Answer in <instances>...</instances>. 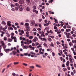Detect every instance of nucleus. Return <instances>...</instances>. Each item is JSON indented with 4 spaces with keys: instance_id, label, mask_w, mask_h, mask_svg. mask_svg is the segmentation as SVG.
Returning a JSON list of instances; mask_svg holds the SVG:
<instances>
[{
    "instance_id": "nucleus-11",
    "label": "nucleus",
    "mask_w": 76,
    "mask_h": 76,
    "mask_svg": "<svg viewBox=\"0 0 76 76\" xmlns=\"http://www.w3.org/2000/svg\"><path fill=\"white\" fill-rule=\"evenodd\" d=\"M19 3L20 4H22L23 3V0H20L19 1Z\"/></svg>"
},
{
    "instance_id": "nucleus-2",
    "label": "nucleus",
    "mask_w": 76,
    "mask_h": 76,
    "mask_svg": "<svg viewBox=\"0 0 76 76\" xmlns=\"http://www.w3.org/2000/svg\"><path fill=\"white\" fill-rule=\"evenodd\" d=\"M11 23V22L10 21H8L7 22V25L8 26H11V24H10V23Z\"/></svg>"
},
{
    "instance_id": "nucleus-59",
    "label": "nucleus",
    "mask_w": 76,
    "mask_h": 76,
    "mask_svg": "<svg viewBox=\"0 0 76 76\" xmlns=\"http://www.w3.org/2000/svg\"><path fill=\"white\" fill-rule=\"evenodd\" d=\"M73 73L74 74H76V70L75 69L73 70Z\"/></svg>"
},
{
    "instance_id": "nucleus-13",
    "label": "nucleus",
    "mask_w": 76,
    "mask_h": 76,
    "mask_svg": "<svg viewBox=\"0 0 76 76\" xmlns=\"http://www.w3.org/2000/svg\"><path fill=\"white\" fill-rule=\"evenodd\" d=\"M8 42H12V39L10 38H8Z\"/></svg>"
},
{
    "instance_id": "nucleus-50",
    "label": "nucleus",
    "mask_w": 76,
    "mask_h": 76,
    "mask_svg": "<svg viewBox=\"0 0 76 76\" xmlns=\"http://www.w3.org/2000/svg\"><path fill=\"white\" fill-rule=\"evenodd\" d=\"M63 70L64 71V72H65L66 70H67V69H66V68H63Z\"/></svg>"
},
{
    "instance_id": "nucleus-22",
    "label": "nucleus",
    "mask_w": 76,
    "mask_h": 76,
    "mask_svg": "<svg viewBox=\"0 0 76 76\" xmlns=\"http://www.w3.org/2000/svg\"><path fill=\"white\" fill-rule=\"evenodd\" d=\"M23 48L24 49H27L28 48L27 47H26V46H24L23 47Z\"/></svg>"
},
{
    "instance_id": "nucleus-35",
    "label": "nucleus",
    "mask_w": 76,
    "mask_h": 76,
    "mask_svg": "<svg viewBox=\"0 0 76 76\" xmlns=\"http://www.w3.org/2000/svg\"><path fill=\"white\" fill-rule=\"evenodd\" d=\"M69 45L70 46H72V45H73V44L71 42H70L69 43Z\"/></svg>"
},
{
    "instance_id": "nucleus-37",
    "label": "nucleus",
    "mask_w": 76,
    "mask_h": 76,
    "mask_svg": "<svg viewBox=\"0 0 76 76\" xmlns=\"http://www.w3.org/2000/svg\"><path fill=\"white\" fill-rule=\"evenodd\" d=\"M39 43H38V42H36L35 43V45H39Z\"/></svg>"
},
{
    "instance_id": "nucleus-14",
    "label": "nucleus",
    "mask_w": 76,
    "mask_h": 76,
    "mask_svg": "<svg viewBox=\"0 0 76 76\" xmlns=\"http://www.w3.org/2000/svg\"><path fill=\"white\" fill-rule=\"evenodd\" d=\"M2 29L4 31H6V29L4 28H3V27L1 26V29Z\"/></svg>"
},
{
    "instance_id": "nucleus-64",
    "label": "nucleus",
    "mask_w": 76,
    "mask_h": 76,
    "mask_svg": "<svg viewBox=\"0 0 76 76\" xmlns=\"http://www.w3.org/2000/svg\"><path fill=\"white\" fill-rule=\"evenodd\" d=\"M20 51H23V49H22V48L20 49Z\"/></svg>"
},
{
    "instance_id": "nucleus-27",
    "label": "nucleus",
    "mask_w": 76,
    "mask_h": 76,
    "mask_svg": "<svg viewBox=\"0 0 76 76\" xmlns=\"http://www.w3.org/2000/svg\"><path fill=\"white\" fill-rule=\"evenodd\" d=\"M11 38L12 37H13V36H14V33H12L11 34Z\"/></svg>"
},
{
    "instance_id": "nucleus-15",
    "label": "nucleus",
    "mask_w": 76,
    "mask_h": 76,
    "mask_svg": "<svg viewBox=\"0 0 76 76\" xmlns=\"http://www.w3.org/2000/svg\"><path fill=\"white\" fill-rule=\"evenodd\" d=\"M4 51H5L6 52L7 51H10V49H4Z\"/></svg>"
},
{
    "instance_id": "nucleus-44",
    "label": "nucleus",
    "mask_w": 76,
    "mask_h": 76,
    "mask_svg": "<svg viewBox=\"0 0 76 76\" xmlns=\"http://www.w3.org/2000/svg\"><path fill=\"white\" fill-rule=\"evenodd\" d=\"M23 64L24 65V66H28V64L25 63H23Z\"/></svg>"
},
{
    "instance_id": "nucleus-56",
    "label": "nucleus",
    "mask_w": 76,
    "mask_h": 76,
    "mask_svg": "<svg viewBox=\"0 0 76 76\" xmlns=\"http://www.w3.org/2000/svg\"><path fill=\"white\" fill-rule=\"evenodd\" d=\"M30 68H31V69H34V66H31L30 67Z\"/></svg>"
},
{
    "instance_id": "nucleus-32",
    "label": "nucleus",
    "mask_w": 76,
    "mask_h": 76,
    "mask_svg": "<svg viewBox=\"0 0 76 76\" xmlns=\"http://www.w3.org/2000/svg\"><path fill=\"white\" fill-rule=\"evenodd\" d=\"M11 7H15V5H14V4H12L11 5Z\"/></svg>"
},
{
    "instance_id": "nucleus-4",
    "label": "nucleus",
    "mask_w": 76,
    "mask_h": 76,
    "mask_svg": "<svg viewBox=\"0 0 76 76\" xmlns=\"http://www.w3.org/2000/svg\"><path fill=\"white\" fill-rule=\"evenodd\" d=\"M26 28L27 31H30V27H26Z\"/></svg>"
},
{
    "instance_id": "nucleus-53",
    "label": "nucleus",
    "mask_w": 76,
    "mask_h": 76,
    "mask_svg": "<svg viewBox=\"0 0 76 76\" xmlns=\"http://www.w3.org/2000/svg\"><path fill=\"white\" fill-rule=\"evenodd\" d=\"M55 22L56 23H58V22L57 21V19H55Z\"/></svg>"
},
{
    "instance_id": "nucleus-30",
    "label": "nucleus",
    "mask_w": 76,
    "mask_h": 76,
    "mask_svg": "<svg viewBox=\"0 0 76 76\" xmlns=\"http://www.w3.org/2000/svg\"><path fill=\"white\" fill-rule=\"evenodd\" d=\"M27 11H29L30 10V9H29V7H28L27 8Z\"/></svg>"
},
{
    "instance_id": "nucleus-34",
    "label": "nucleus",
    "mask_w": 76,
    "mask_h": 76,
    "mask_svg": "<svg viewBox=\"0 0 76 76\" xmlns=\"http://www.w3.org/2000/svg\"><path fill=\"white\" fill-rule=\"evenodd\" d=\"M22 10H23V8L22 7H21L20 8V11H22Z\"/></svg>"
},
{
    "instance_id": "nucleus-54",
    "label": "nucleus",
    "mask_w": 76,
    "mask_h": 76,
    "mask_svg": "<svg viewBox=\"0 0 76 76\" xmlns=\"http://www.w3.org/2000/svg\"><path fill=\"white\" fill-rule=\"evenodd\" d=\"M50 37L51 38H54V36H50Z\"/></svg>"
},
{
    "instance_id": "nucleus-26",
    "label": "nucleus",
    "mask_w": 76,
    "mask_h": 76,
    "mask_svg": "<svg viewBox=\"0 0 76 76\" xmlns=\"http://www.w3.org/2000/svg\"><path fill=\"white\" fill-rule=\"evenodd\" d=\"M33 37L32 36H30L29 37V38L30 39H32V38H33Z\"/></svg>"
},
{
    "instance_id": "nucleus-12",
    "label": "nucleus",
    "mask_w": 76,
    "mask_h": 76,
    "mask_svg": "<svg viewBox=\"0 0 76 76\" xmlns=\"http://www.w3.org/2000/svg\"><path fill=\"white\" fill-rule=\"evenodd\" d=\"M70 31H71V30L70 29H66V31L67 32H70Z\"/></svg>"
},
{
    "instance_id": "nucleus-23",
    "label": "nucleus",
    "mask_w": 76,
    "mask_h": 76,
    "mask_svg": "<svg viewBox=\"0 0 76 76\" xmlns=\"http://www.w3.org/2000/svg\"><path fill=\"white\" fill-rule=\"evenodd\" d=\"M72 43H76V40H73L72 41Z\"/></svg>"
},
{
    "instance_id": "nucleus-58",
    "label": "nucleus",
    "mask_w": 76,
    "mask_h": 76,
    "mask_svg": "<svg viewBox=\"0 0 76 76\" xmlns=\"http://www.w3.org/2000/svg\"><path fill=\"white\" fill-rule=\"evenodd\" d=\"M31 53L30 54H29L27 56H28V57H30V56H31Z\"/></svg>"
},
{
    "instance_id": "nucleus-6",
    "label": "nucleus",
    "mask_w": 76,
    "mask_h": 76,
    "mask_svg": "<svg viewBox=\"0 0 76 76\" xmlns=\"http://www.w3.org/2000/svg\"><path fill=\"white\" fill-rule=\"evenodd\" d=\"M37 37H35L34 39H33V41L34 42H36V41H37Z\"/></svg>"
},
{
    "instance_id": "nucleus-21",
    "label": "nucleus",
    "mask_w": 76,
    "mask_h": 76,
    "mask_svg": "<svg viewBox=\"0 0 76 76\" xmlns=\"http://www.w3.org/2000/svg\"><path fill=\"white\" fill-rule=\"evenodd\" d=\"M11 38H12V39H16V37L13 36Z\"/></svg>"
},
{
    "instance_id": "nucleus-36",
    "label": "nucleus",
    "mask_w": 76,
    "mask_h": 76,
    "mask_svg": "<svg viewBox=\"0 0 76 76\" xmlns=\"http://www.w3.org/2000/svg\"><path fill=\"white\" fill-rule=\"evenodd\" d=\"M53 0H50L49 1V3H51H51H52V2H53Z\"/></svg>"
},
{
    "instance_id": "nucleus-7",
    "label": "nucleus",
    "mask_w": 76,
    "mask_h": 76,
    "mask_svg": "<svg viewBox=\"0 0 76 76\" xmlns=\"http://www.w3.org/2000/svg\"><path fill=\"white\" fill-rule=\"evenodd\" d=\"M69 63H70V62L69 61L66 62V65L67 66H69Z\"/></svg>"
},
{
    "instance_id": "nucleus-24",
    "label": "nucleus",
    "mask_w": 76,
    "mask_h": 76,
    "mask_svg": "<svg viewBox=\"0 0 76 76\" xmlns=\"http://www.w3.org/2000/svg\"><path fill=\"white\" fill-rule=\"evenodd\" d=\"M48 40L49 41H50V42H51L52 41V39L51 38H49L48 39Z\"/></svg>"
},
{
    "instance_id": "nucleus-9",
    "label": "nucleus",
    "mask_w": 76,
    "mask_h": 76,
    "mask_svg": "<svg viewBox=\"0 0 76 76\" xmlns=\"http://www.w3.org/2000/svg\"><path fill=\"white\" fill-rule=\"evenodd\" d=\"M1 44L2 46H3V45H4V42H3V41H1Z\"/></svg>"
},
{
    "instance_id": "nucleus-46",
    "label": "nucleus",
    "mask_w": 76,
    "mask_h": 76,
    "mask_svg": "<svg viewBox=\"0 0 76 76\" xmlns=\"http://www.w3.org/2000/svg\"><path fill=\"white\" fill-rule=\"evenodd\" d=\"M24 54L25 56H28V53H24Z\"/></svg>"
},
{
    "instance_id": "nucleus-45",
    "label": "nucleus",
    "mask_w": 76,
    "mask_h": 76,
    "mask_svg": "<svg viewBox=\"0 0 76 76\" xmlns=\"http://www.w3.org/2000/svg\"><path fill=\"white\" fill-rule=\"evenodd\" d=\"M64 29H66L67 27L66 26V25H64Z\"/></svg>"
},
{
    "instance_id": "nucleus-3",
    "label": "nucleus",
    "mask_w": 76,
    "mask_h": 76,
    "mask_svg": "<svg viewBox=\"0 0 76 76\" xmlns=\"http://www.w3.org/2000/svg\"><path fill=\"white\" fill-rule=\"evenodd\" d=\"M1 37H3V35H4L5 34V33L4 31H1Z\"/></svg>"
},
{
    "instance_id": "nucleus-10",
    "label": "nucleus",
    "mask_w": 76,
    "mask_h": 76,
    "mask_svg": "<svg viewBox=\"0 0 76 76\" xmlns=\"http://www.w3.org/2000/svg\"><path fill=\"white\" fill-rule=\"evenodd\" d=\"M25 26H26V27H28V26H29V23H25Z\"/></svg>"
},
{
    "instance_id": "nucleus-63",
    "label": "nucleus",
    "mask_w": 76,
    "mask_h": 76,
    "mask_svg": "<svg viewBox=\"0 0 76 76\" xmlns=\"http://www.w3.org/2000/svg\"><path fill=\"white\" fill-rule=\"evenodd\" d=\"M12 11H15V8H13L12 9Z\"/></svg>"
},
{
    "instance_id": "nucleus-40",
    "label": "nucleus",
    "mask_w": 76,
    "mask_h": 76,
    "mask_svg": "<svg viewBox=\"0 0 76 76\" xmlns=\"http://www.w3.org/2000/svg\"><path fill=\"white\" fill-rule=\"evenodd\" d=\"M43 40H44V41H45L47 42V39H46L45 38H43Z\"/></svg>"
},
{
    "instance_id": "nucleus-25",
    "label": "nucleus",
    "mask_w": 76,
    "mask_h": 76,
    "mask_svg": "<svg viewBox=\"0 0 76 76\" xmlns=\"http://www.w3.org/2000/svg\"><path fill=\"white\" fill-rule=\"evenodd\" d=\"M39 53H40L41 54H44V52H42L41 51H39Z\"/></svg>"
},
{
    "instance_id": "nucleus-43",
    "label": "nucleus",
    "mask_w": 76,
    "mask_h": 76,
    "mask_svg": "<svg viewBox=\"0 0 76 76\" xmlns=\"http://www.w3.org/2000/svg\"><path fill=\"white\" fill-rule=\"evenodd\" d=\"M73 53L74 55H75V56H76V52H75V51H73Z\"/></svg>"
},
{
    "instance_id": "nucleus-18",
    "label": "nucleus",
    "mask_w": 76,
    "mask_h": 76,
    "mask_svg": "<svg viewBox=\"0 0 76 76\" xmlns=\"http://www.w3.org/2000/svg\"><path fill=\"white\" fill-rule=\"evenodd\" d=\"M4 41H7V37H4Z\"/></svg>"
},
{
    "instance_id": "nucleus-31",
    "label": "nucleus",
    "mask_w": 76,
    "mask_h": 76,
    "mask_svg": "<svg viewBox=\"0 0 76 76\" xmlns=\"http://www.w3.org/2000/svg\"><path fill=\"white\" fill-rule=\"evenodd\" d=\"M45 26H48L49 25V23H46L44 25Z\"/></svg>"
},
{
    "instance_id": "nucleus-51",
    "label": "nucleus",
    "mask_w": 76,
    "mask_h": 76,
    "mask_svg": "<svg viewBox=\"0 0 76 76\" xmlns=\"http://www.w3.org/2000/svg\"><path fill=\"white\" fill-rule=\"evenodd\" d=\"M41 36H42V37H45V35L43 34H41Z\"/></svg>"
},
{
    "instance_id": "nucleus-29",
    "label": "nucleus",
    "mask_w": 76,
    "mask_h": 76,
    "mask_svg": "<svg viewBox=\"0 0 76 76\" xmlns=\"http://www.w3.org/2000/svg\"><path fill=\"white\" fill-rule=\"evenodd\" d=\"M42 47V46H41V45H39L37 47V48H40V47Z\"/></svg>"
},
{
    "instance_id": "nucleus-33",
    "label": "nucleus",
    "mask_w": 76,
    "mask_h": 76,
    "mask_svg": "<svg viewBox=\"0 0 76 76\" xmlns=\"http://www.w3.org/2000/svg\"><path fill=\"white\" fill-rule=\"evenodd\" d=\"M43 45H44V46H45V47H48L47 45L45 43H44Z\"/></svg>"
},
{
    "instance_id": "nucleus-39",
    "label": "nucleus",
    "mask_w": 76,
    "mask_h": 76,
    "mask_svg": "<svg viewBox=\"0 0 76 76\" xmlns=\"http://www.w3.org/2000/svg\"><path fill=\"white\" fill-rule=\"evenodd\" d=\"M15 10H18V7H15Z\"/></svg>"
},
{
    "instance_id": "nucleus-49",
    "label": "nucleus",
    "mask_w": 76,
    "mask_h": 76,
    "mask_svg": "<svg viewBox=\"0 0 76 76\" xmlns=\"http://www.w3.org/2000/svg\"><path fill=\"white\" fill-rule=\"evenodd\" d=\"M62 67H65V65H64V64H62Z\"/></svg>"
},
{
    "instance_id": "nucleus-60",
    "label": "nucleus",
    "mask_w": 76,
    "mask_h": 76,
    "mask_svg": "<svg viewBox=\"0 0 76 76\" xmlns=\"http://www.w3.org/2000/svg\"><path fill=\"white\" fill-rule=\"evenodd\" d=\"M33 9H36V6H34L33 7Z\"/></svg>"
},
{
    "instance_id": "nucleus-42",
    "label": "nucleus",
    "mask_w": 76,
    "mask_h": 76,
    "mask_svg": "<svg viewBox=\"0 0 76 76\" xmlns=\"http://www.w3.org/2000/svg\"><path fill=\"white\" fill-rule=\"evenodd\" d=\"M19 64V62H14V64L16 65V64Z\"/></svg>"
},
{
    "instance_id": "nucleus-8",
    "label": "nucleus",
    "mask_w": 76,
    "mask_h": 76,
    "mask_svg": "<svg viewBox=\"0 0 76 76\" xmlns=\"http://www.w3.org/2000/svg\"><path fill=\"white\" fill-rule=\"evenodd\" d=\"M3 46V47L4 48V50H5V48H6V45H5V44L4 45H2Z\"/></svg>"
},
{
    "instance_id": "nucleus-41",
    "label": "nucleus",
    "mask_w": 76,
    "mask_h": 76,
    "mask_svg": "<svg viewBox=\"0 0 76 76\" xmlns=\"http://www.w3.org/2000/svg\"><path fill=\"white\" fill-rule=\"evenodd\" d=\"M31 54H34V55H35V53H33L32 52H30Z\"/></svg>"
},
{
    "instance_id": "nucleus-47",
    "label": "nucleus",
    "mask_w": 76,
    "mask_h": 76,
    "mask_svg": "<svg viewBox=\"0 0 76 76\" xmlns=\"http://www.w3.org/2000/svg\"><path fill=\"white\" fill-rule=\"evenodd\" d=\"M22 39L23 40V41H26V39H25V38L23 37L22 38Z\"/></svg>"
},
{
    "instance_id": "nucleus-55",
    "label": "nucleus",
    "mask_w": 76,
    "mask_h": 76,
    "mask_svg": "<svg viewBox=\"0 0 76 76\" xmlns=\"http://www.w3.org/2000/svg\"><path fill=\"white\" fill-rule=\"evenodd\" d=\"M69 60L70 61H72V58H69Z\"/></svg>"
},
{
    "instance_id": "nucleus-57",
    "label": "nucleus",
    "mask_w": 76,
    "mask_h": 76,
    "mask_svg": "<svg viewBox=\"0 0 76 76\" xmlns=\"http://www.w3.org/2000/svg\"><path fill=\"white\" fill-rule=\"evenodd\" d=\"M54 29H57V27L56 26H54Z\"/></svg>"
},
{
    "instance_id": "nucleus-5",
    "label": "nucleus",
    "mask_w": 76,
    "mask_h": 76,
    "mask_svg": "<svg viewBox=\"0 0 76 76\" xmlns=\"http://www.w3.org/2000/svg\"><path fill=\"white\" fill-rule=\"evenodd\" d=\"M24 34V31L23 30H22L21 31V33H20L19 34V35H22L23 34Z\"/></svg>"
},
{
    "instance_id": "nucleus-62",
    "label": "nucleus",
    "mask_w": 76,
    "mask_h": 76,
    "mask_svg": "<svg viewBox=\"0 0 76 76\" xmlns=\"http://www.w3.org/2000/svg\"><path fill=\"white\" fill-rule=\"evenodd\" d=\"M60 59H61V61H63V58L61 57H60Z\"/></svg>"
},
{
    "instance_id": "nucleus-48",
    "label": "nucleus",
    "mask_w": 76,
    "mask_h": 76,
    "mask_svg": "<svg viewBox=\"0 0 76 76\" xmlns=\"http://www.w3.org/2000/svg\"><path fill=\"white\" fill-rule=\"evenodd\" d=\"M37 30L38 31H41V29L40 28H37Z\"/></svg>"
},
{
    "instance_id": "nucleus-61",
    "label": "nucleus",
    "mask_w": 76,
    "mask_h": 76,
    "mask_svg": "<svg viewBox=\"0 0 76 76\" xmlns=\"http://www.w3.org/2000/svg\"><path fill=\"white\" fill-rule=\"evenodd\" d=\"M12 75L13 76H16V74L15 73H12Z\"/></svg>"
},
{
    "instance_id": "nucleus-52",
    "label": "nucleus",
    "mask_w": 76,
    "mask_h": 76,
    "mask_svg": "<svg viewBox=\"0 0 76 76\" xmlns=\"http://www.w3.org/2000/svg\"><path fill=\"white\" fill-rule=\"evenodd\" d=\"M64 34H65L66 35H67V34L66 32H65L64 33Z\"/></svg>"
},
{
    "instance_id": "nucleus-17",
    "label": "nucleus",
    "mask_w": 76,
    "mask_h": 76,
    "mask_svg": "<svg viewBox=\"0 0 76 76\" xmlns=\"http://www.w3.org/2000/svg\"><path fill=\"white\" fill-rule=\"evenodd\" d=\"M60 33H61V31H60V30H58L57 32V34H60Z\"/></svg>"
},
{
    "instance_id": "nucleus-16",
    "label": "nucleus",
    "mask_w": 76,
    "mask_h": 76,
    "mask_svg": "<svg viewBox=\"0 0 76 76\" xmlns=\"http://www.w3.org/2000/svg\"><path fill=\"white\" fill-rule=\"evenodd\" d=\"M1 24H2V25H5L6 24L4 21H2L1 23Z\"/></svg>"
},
{
    "instance_id": "nucleus-1",
    "label": "nucleus",
    "mask_w": 76,
    "mask_h": 76,
    "mask_svg": "<svg viewBox=\"0 0 76 76\" xmlns=\"http://www.w3.org/2000/svg\"><path fill=\"white\" fill-rule=\"evenodd\" d=\"M30 24L31 26L33 25H34V24H35V21L34 20H31L30 23Z\"/></svg>"
},
{
    "instance_id": "nucleus-38",
    "label": "nucleus",
    "mask_w": 76,
    "mask_h": 76,
    "mask_svg": "<svg viewBox=\"0 0 76 76\" xmlns=\"http://www.w3.org/2000/svg\"><path fill=\"white\" fill-rule=\"evenodd\" d=\"M52 55L53 56H55V53L54 52H52Z\"/></svg>"
},
{
    "instance_id": "nucleus-28",
    "label": "nucleus",
    "mask_w": 76,
    "mask_h": 76,
    "mask_svg": "<svg viewBox=\"0 0 76 76\" xmlns=\"http://www.w3.org/2000/svg\"><path fill=\"white\" fill-rule=\"evenodd\" d=\"M15 6L17 7H18V6H19V4H18V3H15Z\"/></svg>"
},
{
    "instance_id": "nucleus-19",
    "label": "nucleus",
    "mask_w": 76,
    "mask_h": 76,
    "mask_svg": "<svg viewBox=\"0 0 76 76\" xmlns=\"http://www.w3.org/2000/svg\"><path fill=\"white\" fill-rule=\"evenodd\" d=\"M27 3H28V4H30L31 3L30 2V0H27Z\"/></svg>"
},
{
    "instance_id": "nucleus-20",
    "label": "nucleus",
    "mask_w": 76,
    "mask_h": 76,
    "mask_svg": "<svg viewBox=\"0 0 76 76\" xmlns=\"http://www.w3.org/2000/svg\"><path fill=\"white\" fill-rule=\"evenodd\" d=\"M36 66L37 67H39V68H41V66H40L38 65H36Z\"/></svg>"
}]
</instances>
